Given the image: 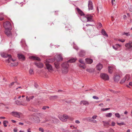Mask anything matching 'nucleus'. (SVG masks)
I'll return each instance as SVG.
<instances>
[{"label": "nucleus", "mask_w": 132, "mask_h": 132, "mask_svg": "<svg viewBox=\"0 0 132 132\" xmlns=\"http://www.w3.org/2000/svg\"><path fill=\"white\" fill-rule=\"evenodd\" d=\"M90 121L92 122H93L94 123H97V121L95 120H90Z\"/></svg>", "instance_id": "obj_54"}, {"label": "nucleus", "mask_w": 132, "mask_h": 132, "mask_svg": "<svg viewBox=\"0 0 132 132\" xmlns=\"http://www.w3.org/2000/svg\"><path fill=\"white\" fill-rule=\"evenodd\" d=\"M102 122L103 123V125L104 126L108 125H109V123L108 122H105L104 121H103Z\"/></svg>", "instance_id": "obj_35"}, {"label": "nucleus", "mask_w": 132, "mask_h": 132, "mask_svg": "<svg viewBox=\"0 0 132 132\" xmlns=\"http://www.w3.org/2000/svg\"><path fill=\"white\" fill-rule=\"evenodd\" d=\"M49 107L48 106H44L43 107L42 109L44 110H45L47 109H49Z\"/></svg>", "instance_id": "obj_38"}, {"label": "nucleus", "mask_w": 132, "mask_h": 132, "mask_svg": "<svg viewBox=\"0 0 132 132\" xmlns=\"http://www.w3.org/2000/svg\"><path fill=\"white\" fill-rule=\"evenodd\" d=\"M18 57L19 59L21 61H23L25 60V57L24 55L21 54H18Z\"/></svg>", "instance_id": "obj_8"}, {"label": "nucleus", "mask_w": 132, "mask_h": 132, "mask_svg": "<svg viewBox=\"0 0 132 132\" xmlns=\"http://www.w3.org/2000/svg\"><path fill=\"white\" fill-rule=\"evenodd\" d=\"M6 35L8 37L12 35V33L10 31H7L5 32Z\"/></svg>", "instance_id": "obj_27"}, {"label": "nucleus", "mask_w": 132, "mask_h": 132, "mask_svg": "<svg viewBox=\"0 0 132 132\" xmlns=\"http://www.w3.org/2000/svg\"><path fill=\"white\" fill-rule=\"evenodd\" d=\"M6 25H8L9 26H10L11 25L9 21H7L6 23Z\"/></svg>", "instance_id": "obj_51"}, {"label": "nucleus", "mask_w": 132, "mask_h": 132, "mask_svg": "<svg viewBox=\"0 0 132 132\" xmlns=\"http://www.w3.org/2000/svg\"><path fill=\"white\" fill-rule=\"evenodd\" d=\"M17 105H20L21 104V102L17 100L15 101Z\"/></svg>", "instance_id": "obj_44"}, {"label": "nucleus", "mask_w": 132, "mask_h": 132, "mask_svg": "<svg viewBox=\"0 0 132 132\" xmlns=\"http://www.w3.org/2000/svg\"><path fill=\"white\" fill-rule=\"evenodd\" d=\"M79 62L82 64H83L84 65H85V64L83 60L82 59H80L79 60Z\"/></svg>", "instance_id": "obj_41"}, {"label": "nucleus", "mask_w": 132, "mask_h": 132, "mask_svg": "<svg viewBox=\"0 0 132 132\" xmlns=\"http://www.w3.org/2000/svg\"><path fill=\"white\" fill-rule=\"evenodd\" d=\"M115 116L116 117H117L119 118H120V116L119 114L118 113H115Z\"/></svg>", "instance_id": "obj_39"}, {"label": "nucleus", "mask_w": 132, "mask_h": 132, "mask_svg": "<svg viewBox=\"0 0 132 132\" xmlns=\"http://www.w3.org/2000/svg\"><path fill=\"white\" fill-rule=\"evenodd\" d=\"M52 121L54 123L56 122V121L57 122L59 121V120L58 119H57L56 118L53 119Z\"/></svg>", "instance_id": "obj_42"}, {"label": "nucleus", "mask_w": 132, "mask_h": 132, "mask_svg": "<svg viewBox=\"0 0 132 132\" xmlns=\"http://www.w3.org/2000/svg\"><path fill=\"white\" fill-rule=\"evenodd\" d=\"M4 19V18L1 16H0V20H2Z\"/></svg>", "instance_id": "obj_63"}, {"label": "nucleus", "mask_w": 132, "mask_h": 132, "mask_svg": "<svg viewBox=\"0 0 132 132\" xmlns=\"http://www.w3.org/2000/svg\"><path fill=\"white\" fill-rule=\"evenodd\" d=\"M121 45L119 44H116L112 46L113 48L115 50H117L119 47L121 46Z\"/></svg>", "instance_id": "obj_15"}, {"label": "nucleus", "mask_w": 132, "mask_h": 132, "mask_svg": "<svg viewBox=\"0 0 132 132\" xmlns=\"http://www.w3.org/2000/svg\"><path fill=\"white\" fill-rule=\"evenodd\" d=\"M123 35H126L127 36H128L129 35H130L128 34V33H125L124 32L123 33Z\"/></svg>", "instance_id": "obj_61"}, {"label": "nucleus", "mask_w": 132, "mask_h": 132, "mask_svg": "<svg viewBox=\"0 0 132 132\" xmlns=\"http://www.w3.org/2000/svg\"><path fill=\"white\" fill-rule=\"evenodd\" d=\"M126 77H124L122 79L121 81L120 82V83L121 84H122L124 82L126 81Z\"/></svg>", "instance_id": "obj_31"}, {"label": "nucleus", "mask_w": 132, "mask_h": 132, "mask_svg": "<svg viewBox=\"0 0 132 132\" xmlns=\"http://www.w3.org/2000/svg\"><path fill=\"white\" fill-rule=\"evenodd\" d=\"M102 34L104 36L106 37H108V35L106 33L105 31L103 29H102L101 30Z\"/></svg>", "instance_id": "obj_23"}, {"label": "nucleus", "mask_w": 132, "mask_h": 132, "mask_svg": "<svg viewBox=\"0 0 132 132\" xmlns=\"http://www.w3.org/2000/svg\"><path fill=\"white\" fill-rule=\"evenodd\" d=\"M77 10L78 12L80 15H84V17H85V14L82 12V11L78 7L77 8Z\"/></svg>", "instance_id": "obj_19"}, {"label": "nucleus", "mask_w": 132, "mask_h": 132, "mask_svg": "<svg viewBox=\"0 0 132 132\" xmlns=\"http://www.w3.org/2000/svg\"><path fill=\"white\" fill-rule=\"evenodd\" d=\"M116 1L115 0H111V3L113 5L114 4H115L116 3Z\"/></svg>", "instance_id": "obj_50"}, {"label": "nucleus", "mask_w": 132, "mask_h": 132, "mask_svg": "<svg viewBox=\"0 0 132 132\" xmlns=\"http://www.w3.org/2000/svg\"><path fill=\"white\" fill-rule=\"evenodd\" d=\"M26 100L28 101H29L30 100L29 98V97H28L27 96L26 97Z\"/></svg>", "instance_id": "obj_53"}, {"label": "nucleus", "mask_w": 132, "mask_h": 132, "mask_svg": "<svg viewBox=\"0 0 132 132\" xmlns=\"http://www.w3.org/2000/svg\"><path fill=\"white\" fill-rule=\"evenodd\" d=\"M1 56L4 58H7L8 57L10 58L11 57V55L10 54H8L5 53H1Z\"/></svg>", "instance_id": "obj_10"}, {"label": "nucleus", "mask_w": 132, "mask_h": 132, "mask_svg": "<svg viewBox=\"0 0 132 132\" xmlns=\"http://www.w3.org/2000/svg\"><path fill=\"white\" fill-rule=\"evenodd\" d=\"M125 46L128 48H130L132 47V42H130L125 45Z\"/></svg>", "instance_id": "obj_14"}, {"label": "nucleus", "mask_w": 132, "mask_h": 132, "mask_svg": "<svg viewBox=\"0 0 132 132\" xmlns=\"http://www.w3.org/2000/svg\"><path fill=\"white\" fill-rule=\"evenodd\" d=\"M93 98L96 100H98L99 99V98L98 97L95 96H93Z\"/></svg>", "instance_id": "obj_48"}, {"label": "nucleus", "mask_w": 132, "mask_h": 132, "mask_svg": "<svg viewBox=\"0 0 132 132\" xmlns=\"http://www.w3.org/2000/svg\"><path fill=\"white\" fill-rule=\"evenodd\" d=\"M9 123V122L8 121L6 120H4L3 122V124L4 126L5 127H6L7 125H6V124H7Z\"/></svg>", "instance_id": "obj_29"}, {"label": "nucleus", "mask_w": 132, "mask_h": 132, "mask_svg": "<svg viewBox=\"0 0 132 132\" xmlns=\"http://www.w3.org/2000/svg\"><path fill=\"white\" fill-rule=\"evenodd\" d=\"M110 109V108H103L101 109V110L102 111H106Z\"/></svg>", "instance_id": "obj_46"}, {"label": "nucleus", "mask_w": 132, "mask_h": 132, "mask_svg": "<svg viewBox=\"0 0 132 132\" xmlns=\"http://www.w3.org/2000/svg\"><path fill=\"white\" fill-rule=\"evenodd\" d=\"M73 48L76 49L77 51L78 50H79V48L77 46H76L75 45H73Z\"/></svg>", "instance_id": "obj_47"}, {"label": "nucleus", "mask_w": 132, "mask_h": 132, "mask_svg": "<svg viewBox=\"0 0 132 132\" xmlns=\"http://www.w3.org/2000/svg\"><path fill=\"white\" fill-rule=\"evenodd\" d=\"M84 18H85L87 19V22H92L93 21L92 19V16L90 15H88L85 16Z\"/></svg>", "instance_id": "obj_6"}, {"label": "nucleus", "mask_w": 132, "mask_h": 132, "mask_svg": "<svg viewBox=\"0 0 132 132\" xmlns=\"http://www.w3.org/2000/svg\"><path fill=\"white\" fill-rule=\"evenodd\" d=\"M76 60V58L71 59L67 62H69L71 63H72L75 62Z\"/></svg>", "instance_id": "obj_25"}, {"label": "nucleus", "mask_w": 132, "mask_h": 132, "mask_svg": "<svg viewBox=\"0 0 132 132\" xmlns=\"http://www.w3.org/2000/svg\"><path fill=\"white\" fill-rule=\"evenodd\" d=\"M75 122L77 124H79L80 123V122L79 120H76L75 121Z\"/></svg>", "instance_id": "obj_58"}, {"label": "nucleus", "mask_w": 132, "mask_h": 132, "mask_svg": "<svg viewBox=\"0 0 132 132\" xmlns=\"http://www.w3.org/2000/svg\"><path fill=\"white\" fill-rule=\"evenodd\" d=\"M78 54L79 56L80 57H83L85 55V52L84 50H81Z\"/></svg>", "instance_id": "obj_11"}, {"label": "nucleus", "mask_w": 132, "mask_h": 132, "mask_svg": "<svg viewBox=\"0 0 132 132\" xmlns=\"http://www.w3.org/2000/svg\"><path fill=\"white\" fill-rule=\"evenodd\" d=\"M15 82H12L9 85V87L10 88L11 87V86L14 84Z\"/></svg>", "instance_id": "obj_45"}, {"label": "nucleus", "mask_w": 132, "mask_h": 132, "mask_svg": "<svg viewBox=\"0 0 132 132\" xmlns=\"http://www.w3.org/2000/svg\"><path fill=\"white\" fill-rule=\"evenodd\" d=\"M129 85L132 86V82H130L129 83Z\"/></svg>", "instance_id": "obj_64"}, {"label": "nucleus", "mask_w": 132, "mask_h": 132, "mask_svg": "<svg viewBox=\"0 0 132 132\" xmlns=\"http://www.w3.org/2000/svg\"><path fill=\"white\" fill-rule=\"evenodd\" d=\"M35 87L36 88H37L38 87V85L36 83H35L34 84Z\"/></svg>", "instance_id": "obj_59"}, {"label": "nucleus", "mask_w": 132, "mask_h": 132, "mask_svg": "<svg viewBox=\"0 0 132 132\" xmlns=\"http://www.w3.org/2000/svg\"><path fill=\"white\" fill-rule=\"evenodd\" d=\"M112 114L111 113H109L106 114V116L107 117H110L112 116Z\"/></svg>", "instance_id": "obj_33"}, {"label": "nucleus", "mask_w": 132, "mask_h": 132, "mask_svg": "<svg viewBox=\"0 0 132 132\" xmlns=\"http://www.w3.org/2000/svg\"><path fill=\"white\" fill-rule=\"evenodd\" d=\"M117 124L119 126H121L123 125H125V123H124L123 122H122L121 123H117Z\"/></svg>", "instance_id": "obj_36"}, {"label": "nucleus", "mask_w": 132, "mask_h": 132, "mask_svg": "<svg viewBox=\"0 0 132 132\" xmlns=\"http://www.w3.org/2000/svg\"><path fill=\"white\" fill-rule=\"evenodd\" d=\"M125 77H126V79L128 80L130 79L129 75H126Z\"/></svg>", "instance_id": "obj_40"}, {"label": "nucleus", "mask_w": 132, "mask_h": 132, "mask_svg": "<svg viewBox=\"0 0 132 132\" xmlns=\"http://www.w3.org/2000/svg\"><path fill=\"white\" fill-rule=\"evenodd\" d=\"M58 61L55 62L54 63L55 67L56 68V69H58L60 67V63L59 61H62L63 60L62 57L60 55H58Z\"/></svg>", "instance_id": "obj_3"}, {"label": "nucleus", "mask_w": 132, "mask_h": 132, "mask_svg": "<svg viewBox=\"0 0 132 132\" xmlns=\"http://www.w3.org/2000/svg\"><path fill=\"white\" fill-rule=\"evenodd\" d=\"M40 114L38 113H35L32 115V117L33 118V121H35L36 122H39L40 120L38 117L37 116H38Z\"/></svg>", "instance_id": "obj_2"}, {"label": "nucleus", "mask_w": 132, "mask_h": 132, "mask_svg": "<svg viewBox=\"0 0 132 132\" xmlns=\"http://www.w3.org/2000/svg\"><path fill=\"white\" fill-rule=\"evenodd\" d=\"M68 118V117L67 115L66 114H64L61 117L60 119L62 121H65L67 120Z\"/></svg>", "instance_id": "obj_7"}, {"label": "nucleus", "mask_w": 132, "mask_h": 132, "mask_svg": "<svg viewBox=\"0 0 132 132\" xmlns=\"http://www.w3.org/2000/svg\"><path fill=\"white\" fill-rule=\"evenodd\" d=\"M97 69L98 70H100L103 68V65L100 63H99L96 66Z\"/></svg>", "instance_id": "obj_20"}, {"label": "nucleus", "mask_w": 132, "mask_h": 132, "mask_svg": "<svg viewBox=\"0 0 132 132\" xmlns=\"http://www.w3.org/2000/svg\"><path fill=\"white\" fill-rule=\"evenodd\" d=\"M29 72L30 75H33L34 74V72L32 69L30 68L29 70Z\"/></svg>", "instance_id": "obj_28"}, {"label": "nucleus", "mask_w": 132, "mask_h": 132, "mask_svg": "<svg viewBox=\"0 0 132 132\" xmlns=\"http://www.w3.org/2000/svg\"><path fill=\"white\" fill-rule=\"evenodd\" d=\"M69 67L68 62H64L61 65V70L63 73L66 74L68 72Z\"/></svg>", "instance_id": "obj_1"}, {"label": "nucleus", "mask_w": 132, "mask_h": 132, "mask_svg": "<svg viewBox=\"0 0 132 132\" xmlns=\"http://www.w3.org/2000/svg\"><path fill=\"white\" fill-rule=\"evenodd\" d=\"M120 77L118 75L114 76L113 77L114 80L115 82H118L120 79Z\"/></svg>", "instance_id": "obj_12"}, {"label": "nucleus", "mask_w": 132, "mask_h": 132, "mask_svg": "<svg viewBox=\"0 0 132 132\" xmlns=\"http://www.w3.org/2000/svg\"><path fill=\"white\" fill-rule=\"evenodd\" d=\"M85 60L86 63L88 64H91L93 62V60L92 59L89 58L86 59Z\"/></svg>", "instance_id": "obj_18"}, {"label": "nucleus", "mask_w": 132, "mask_h": 132, "mask_svg": "<svg viewBox=\"0 0 132 132\" xmlns=\"http://www.w3.org/2000/svg\"><path fill=\"white\" fill-rule=\"evenodd\" d=\"M20 105H23V106H26L27 105V103H23V104H22V103H21V104Z\"/></svg>", "instance_id": "obj_60"}, {"label": "nucleus", "mask_w": 132, "mask_h": 132, "mask_svg": "<svg viewBox=\"0 0 132 132\" xmlns=\"http://www.w3.org/2000/svg\"><path fill=\"white\" fill-rule=\"evenodd\" d=\"M108 71L109 73L111 74L112 73L113 68L109 66L108 67Z\"/></svg>", "instance_id": "obj_26"}, {"label": "nucleus", "mask_w": 132, "mask_h": 132, "mask_svg": "<svg viewBox=\"0 0 132 132\" xmlns=\"http://www.w3.org/2000/svg\"><path fill=\"white\" fill-rule=\"evenodd\" d=\"M29 58L31 60H36L39 61L40 60V59L38 57L32 56L29 57Z\"/></svg>", "instance_id": "obj_13"}, {"label": "nucleus", "mask_w": 132, "mask_h": 132, "mask_svg": "<svg viewBox=\"0 0 132 132\" xmlns=\"http://www.w3.org/2000/svg\"><path fill=\"white\" fill-rule=\"evenodd\" d=\"M66 28H67L70 30V28H71V26L69 24H67L66 26Z\"/></svg>", "instance_id": "obj_37"}, {"label": "nucleus", "mask_w": 132, "mask_h": 132, "mask_svg": "<svg viewBox=\"0 0 132 132\" xmlns=\"http://www.w3.org/2000/svg\"><path fill=\"white\" fill-rule=\"evenodd\" d=\"M13 131L14 132H16L17 131V130L16 128L14 129H13Z\"/></svg>", "instance_id": "obj_62"}, {"label": "nucleus", "mask_w": 132, "mask_h": 132, "mask_svg": "<svg viewBox=\"0 0 132 132\" xmlns=\"http://www.w3.org/2000/svg\"><path fill=\"white\" fill-rule=\"evenodd\" d=\"M93 8V6L92 2L89 1L88 3V9L89 10H92Z\"/></svg>", "instance_id": "obj_9"}, {"label": "nucleus", "mask_w": 132, "mask_h": 132, "mask_svg": "<svg viewBox=\"0 0 132 132\" xmlns=\"http://www.w3.org/2000/svg\"><path fill=\"white\" fill-rule=\"evenodd\" d=\"M18 64V62H16V63H11L10 64L11 66H16Z\"/></svg>", "instance_id": "obj_34"}, {"label": "nucleus", "mask_w": 132, "mask_h": 132, "mask_svg": "<svg viewBox=\"0 0 132 132\" xmlns=\"http://www.w3.org/2000/svg\"><path fill=\"white\" fill-rule=\"evenodd\" d=\"M11 114L14 117L20 118L21 113L13 111L11 113Z\"/></svg>", "instance_id": "obj_5"}, {"label": "nucleus", "mask_w": 132, "mask_h": 132, "mask_svg": "<svg viewBox=\"0 0 132 132\" xmlns=\"http://www.w3.org/2000/svg\"><path fill=\"white\" fill-rule=\"evenodd\" d=\"M100 76L101 78L104 80H107L109 79V76L107 74L101 73Z\"/></svg>", "instance_id": "obj_4"}, {"label": "nucleus", "mask_w": 132, "mask_h": 132, "mask_svg": "<svg viewBox=\"0 0 132 132\" xmlns=\"http://www.w3.org/2000/svg\"><path fill=\"white\" fill-rule=\"evenodd\" d=\"M58 97V96L57 95L51 96H50L49 98L50 100H54L57 99Z\"/></svg>", "instance_id": "obj_21"}, {"label": "nucleus", "mask_w": 132, "mask_h": 132, "mask_svg": "<svg viewBox=\"0 0 132 132\" xmlns=\"http://www.w3.org/2000/svg\"><path fill=\"white\" fill-rule=\"evenodd\" d=\"M46 65L47 69L49 70H51L52 69V66L49 64L46 63Z\"/></svg>", "instance_id": "obj_22"}, {"label": "nucleus", "mask_w": 132, "mask_h": 132, "mask_svg": "<svg viewBox=\"0 0 132 132\" xmlns=\"http://www.w3.org/2000/svg\"><path fill=\"white\" fill-rule=\"evenodd\" d=\"M29 97L30 100H31L33 99L34 97V96H32Z\"/></svg>", "instance_id": "obj_57"}, {"label": "nucleus", "mask_w": 132, "mask_h": 132, "mask_svg": "<svg viewBox=\"0 0 132 132\" xmlns=\"http://www.w3.org/2000/svg\"><path fill=\"white\" fill-rule=\"evenodd\" d=\"M35 64L38 68H41V63L39 61L34 63Z\"/></svg>", "instance_id": "obj_17"}, {"label": "nucleus", "mask_w": 132, "mask_h": 132, "mask_svg": "<svg viewBox=\"0 0 132 132\" xmlns=\"http://www.w3.org/2000/svg\"><path fill=\"white\" fill-rule=\"evenodd\" d=\"M118 41H120L121 42H124L125 41V40H122V39H118Z\"/></svg>", "instance_id": "obj_52"}, {"label": "nucleus", "mask_w": 132, "mask_h": 132, "mask_svg": "<svg viewBox=\"0 0 132 132\" xmlns=\"http://www.w3.org/2000/svg\"><path fill=\"white\" fill-rule=\"evenodd\" d=\"M128 9L130 11L132 12V5H130L128 8Z\"/></svg>", "instance_id": "obj_49"}, {"label": "nucleus", "mask_w": 132, "mask_h": 132, "mask_svg": "<svg viewBox=\"0 0 132 132\" xmlns=\"http://www.w3.org/2000/svg\"><path fill=\"white\" fill-rule=\"evenodd\" d=\"M80 105L83 104L84 105H88L89 104L88 102L85 100H82L80 101Z\"/></svg>", "instance_id": "obj_16"}, {"label": "nucleus", "mask_w": 132, "mask_h": 132, "mask_svg": "<svg viewBox=\"0 0 132 132\" xmlns=\"http://www.w3.org/2000/svg\"><path fill=\"white\" fill-rule=\"evenodd\" d=\"M79 66L80 67L84 69L85 68V65H81V64H79Z\"/></svg>", "instance_id": "obj_43"}, {"label": "nucleus", "mask_w": 132, "mask_h": 132, "mask_svg": "<svg viewBox=\"0 0 132 132\" xmlns=\"http://www.w3.org/2000/svg\"><path fill=\"white\" fill-rule=\"evenodd\" d=\"M97 28H101L102 26V25L101 23L98 22L97 23Z\"/></svg>", "instance_id": "obj_30"}, {"label": "nucleus", "mask_w": 132, "mask_h": 132, "mask_svg": "<svg viewBox=\"0 0 132 132\" xmlns=\"http://www.w3.org/2000/svg\"><path fill=\"white\" fill-rule=\"evenodd\" d=\"M97 117V116H93L92 117V118L93 119H96V118Z\"/></svg>", "instance_id": "obj_55"}, {"label": "nucleus", "mask_w": 132, "mask_h": 132, "mask_svg": "<svg viewBox=\"0 0 132 132\" xmlns=\"http://www.w3.org/2000/svg\"><path fill=\"white\" fill-rule=\"evenodd\" d=\"M11 60L13 62L15 60V59H14L12 58V56L10 58H9L7 60H6V62H7L9 63L11 61Z\"/></svg>", "instance_id": "obj_24"}, {"label": "nucleus", "mask_w": 132, "mask_h": 132, "mask_svg": "<svg viewBox=\"0 0 132 132\" xmlns=\"http://www.w3.org/2000/svg\"><path fill=\"white\" fill-rule=\"evenodd\" d=\"M86 70L88 72L90 73L93 72H94L93 70L91 69H87Z\"/></svg>", "instance_id": "obj_32"}, {"label": "nucleus", "mask_w": 132, "mask_h": 132, "mask_svg": "<svg viewBox=\"0 0 132 132\" xmlns=\"http://www.w3.org/2000/svg\"><path fill=\"white\" fill-rule=\"evenodd\" d=\"M115 123L114 122L112 121V122L111 125L113 126H115Z\"/></svg>", "instance_id": "obj_56"}]
</instances>
